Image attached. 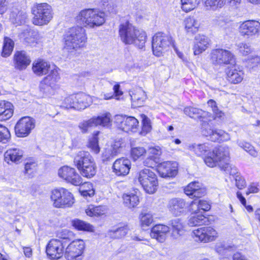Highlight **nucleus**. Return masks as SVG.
<instances>
[{"instance_id":"nucleus-64","label":"nucleus","mask_w":260,"mask_h":260,"mask_svg":"<svg viewBox=\"0 0 260 260\" xmlns=\"http://www.w3.org/2000/svg\"><path fill=\"white\" fill-rule=\"evenodd\" d=\"M143 126H142V130L144 132H145L146 133H147L148 132H150L151 129V126L150 125V122L149 119L145 117L143 119Z\"/></svg>"},{"instance_id":"nucleus-12","label":"nucleus","mask_w":260,"mask_h":260,"mask_svg":"<svg viewBox=\"0 0 260 260\" xmlns=\"http://www.w3.org/2000/svg\"><path fill=\"white\" fill-rule=\"evenodd\" d=\"M85 248L82 240L72 241L64 250V256L67 260H81V255Z\"/></svg>"},{"instance_id":"nucleus-53","label":"nucleus","mask_w":260,"mask_h":260,"mask_svg":"<svg viewBox=\"0 0 260 260\" xmlns=\"http://www.w3.org/2000/svg\"><path fill=\"white\" fill-rule=\"evenodd\" d=\"M10 137L11 135L8 129L0 124V142L6 143L9 141Z\"/></svg>"},{"instance_id":"nucleus-48","label":"nucleus","mask_w":260,"mask_h":260,"mask_svg":"<svg viewBox=\"0 0 260 260\" xmlns=\"http://www.w3.org/2000/svg\"><path fill=\"white\" fill-rule=\"evenodd\" d=\"M117 155L116 150H114L113 148L108 146L105 148L103 151L102 155V160L104 162L110 161Z\"/></svg>"},{"instance_id":"nucleus-8","label":"nucleus","mask_w":260,"mask_h":260,"mask_svg":"<svg viewBox=\"0 0 260 260\" xmlns=\"http://www.w3.org/2000/svg\"><path fill=\"white\" fill-rule=\"evenodd\" d=\"M50 198L56 208L70 207L74 203L73 195L64 188L53 190Z\"/></svg>"},{"instance_id":"nucleus-63","label":"nucleus","mask_w":260,"mask_h":260,"mask_svg":"<svg viewBox=\"0 0 260 260\" xmlns=\"http://www.w3.org/2000/svg\"><path fill=\"white\" fill-rule=\"evenodd\" d=\"M213 21L215 24L220 27H224L227 22V19L221 16L216 17Z\"/></svg>"},{"instance_id":"nucleus-10","label":"nucleus","mask_w":260,"mask_h":260,"mask_svg":"<svg viewBox=\"0 0 260 260\" xmlns=\"http://www.w3.org/2000/svg\"><path fill=\"white\" fill-rule=\"evenodd\" d=\"M210 56L211 62L216 66H235L236 64L235 55L227 50L220 48L213 49Z\"/></svg>"},{"instance_id":"nucleus-22","label":"nucleus","mask_w":260,"mask_h":260,"mask_svg":"<svg viewBox=\"0 0 260 260\" xmlns=\"http://www.w3.org/2000/svg\"><path fill=\"white\" fill-rule=\"evenodd\" d=\"M233 66L225 69V78L231 84H238L243 80L244 73L239 68L237 69L235 65Z\"/></svg>"},{"instance_id":"nucleus-13","label":"nucleus","mask_w":260,"mask_h":260,"mask_svg":"<svg viewBox=\"0 0 260 260\" xmlns=\"http://www.w3.org/2000/svg\"><path fill=\"white\" fill-rule=\"evenodd\" d=\"M203 122L202 126V133L203 135L213 142L216 141H226L230 139L228 133L221 129H217L211 128V126L206 123L205 121L203 119Z\"/></svg>"},{"instance_id":"nucleus-24","label":"nucleus","mask_w":260,"mask_h":260,"mask_svg":"<svg viewBox=\"0 0 260 260\" xmlns=\"http://www.w3.org/2000/svg\"><path fill=\"white\" fill-rule=\"evenodd\" d=\"M170 231V228L164 224H156L151 230L150 236L159 242H164Z\"/></svg>"},{"instance_id":"nucleus-26","label":"nucleus","mask_w":260,"mask_h":260,"mask_svg":"<svg viewBox=\"0 0 260 260\" xmlns=\"http://www.w3.org/2000/svg\"><path fill=\"white\" fill-rule=\"evenodd\" d=\"M15 68L19 70H22L30 64L31 60L28 56L23 51L16 52L14 55Z\"/></svg>"},{"instance_id":"nucleus-7","label":"nucleus","mask_w":260,"mask_h":260,"mask_svg":"<svg viewBox=\"0 0 260 260\" xmlns=\"http://www.w3.org/2000/svg\"><path fill=\"white\" fill-rule=\"evenodd\" d=\"M137 180L148 193H153L157 189L158 181L156 175L150 169H144L139 171L135 181Z\"/></svg>"},{"instance_id":"nucleus-55","label":"nucleus","mask_w":260,"mask_h":260,"mask_svg":"<svg viewBox=\"0 0 260 260\" xmlns=\"http://www.w3.org/2000/svg\"><path fill=\"white\" fill-rule=\"evenodd\" d=\"M205 3L207 7L215 9L222 7L225 4V0H205Z\"/></svg>"},{"instance_id":"nucleus-31","label":"nucleus","mask_w":260,"mask_h":260,"mask_svg":"<svg viewBox=\"0 0 260 260\" xmlns=\"http://www.w3.org/2000/svg\"><path fill=\"white\" fill-rule=\"evenodd\" d=\"M13 114V105L9 102L0 101V119L7 120L10 118Z\"/></svg>"},{"instance_id":"nucleus-4","label":"nucleus","mask_w":260,"mask_h":260,"mask_svg":"<svg viewBox=\"0 0 260 260\" xmlns=\"http://www.w3.org/2000/svg\"><path fill=\"white\" fill-rule=\"evenodd\" d=\"M64 49L72 52L83 47L87 40L85 29L82 26L71 28L64 37Z\"/></svg>"},{"instance_id":"nucleus-54","label":"nucleus","mask_w":260,"mask_h":260,"mask_svg":"<svg viewBox=\"0 0 260 260\" xmlns=\"http://www.w3.org/2000/svg\"><path fill=\"white\" fill-rule=\"evenodd\" d=\"M76 100L75 94L71 95L64 99L63 100L62 107L67 108H73L75 109V104L74 101Z\"/></svg>"},{"instance_id":"nucleus-52","label":"nucleus","mask_w":260,"mask_h":260,"mask_svg":"<svg viewBox=\"0 0 260 260\" xmlns=\"http://www.w3.org/2000/svg\"><path fill=\"white\" fill-rule=\"evenodd\" d=\"M92 118L88 120H84L79 123L78 127L82 133H87L89 128L95 126Z\"/></svg>"},{"instance_id":"nucleus-17","label":"nucleus","mask_w":260,"mask_h":260,"mask_svg":"<svg viewBox=\"0 0 260 260\" xmlns=\"http://www.w3.org/2000/svg\"><path fill=\"white\" fill-rule=\"evenodd\" d=\"M59 177L74 185H79L82 183V179L75 169L67 166H63L58 171Z\"/></svg>"},{"instance_id":"nucleus-29","label":"nucleus","mask_w":260,"mask_h":260,"mask_svg":"<svg viewBox=\"0 0 260 260\" xmlns=\"http://www.w3.org/2000/svg\"><path fill=\"white\" fill-rule=\"evenodd\" d=\"M23 155V151L22 149L19 148H10L5 152L4 159L7 163L10 161L17 163L21 159Z\"/></svg>"},{"instance_id":"nucleus-50","label":"nucleus","mask_w":260,"mask_h":260,"mask_svg":"<svg viewBox=\"0 0 260 260\" xmlns=\"http://www.w3.org/2000/svg\"><path fill=\"white\" fill-rule=\"evenodd\" d=\"M30 29L26 26L24 31L21 34L22 37L24 38V41L28 45L31 46H35L37 43L36 39L30 35Z\"/></svg>"},{"instance_id":"nucleus-19","label":"nucleus","mask_w":260,"mask_h":260,"mask_svg":"<svg viewBox=\"0 0 260 260\" xmlns=\"http://www.w3.org/2000/svg\"><path fill=\"white\" fill-rule=\"evenodd\" d=\"M260 30V23L256 21L248 20L240 26L239 31L242 36L249 38L258 34Z\"/></svg>"},{"instance_id":"nucleus-28","label":"nucleus","mask_w":260,"mask_h":260,"mask_svg":"<svg viewBox=\"0 0 260 260\" xmlns=\"http://www.w3.org/2000/svg\"><path fill=\"white\" fill-rule=\"evenodd\" d=\"M52 69L50 64L42 59L35 61L32 63V70L37 76H42L49 73Z\"/></svg>"},{"instance_id":"nucleus-11","label":"nucleus","mask_w":260,"mask_h":260,"mask_svg":"<svg viewBox=\"0 0 260 260\" xmlns=\"http://www.w3.org/2000/svg\"><path fill=\"white\" fill-rule=\"evenodd\" d=\"M48 73L40 84V90L46 94L51 93L57 87V83L60 79L58 69L55 66H52V69Z\"/></svg>"},{"instance_id":"nucleus-62","label":"nucleus","mask_w":260,"mask_h":260,"mask_svg":"<svg viewBox=\"0 0 260 260\" xmlns=\"http://www.w3.org/2000/svg\"><path fill=\"white\" fill-rule=\"evenodd\" d=\"M238 47L240 52L244 55H247L251 51L250 46L245 43H240L238 45Z\"/></svg>"},{"instance_id":"nucleus-43","label":"nucleus","mask_w":260,"mask_h":260,"mask_svg":"<svg viewBox=\"0 0 260 260\" xmlns=\"http://www.w3.org/2000/svg\"><path fill=\"white\" fill-rule=\"evenodd\" d=\"M185 28L188 32L194 33L198 31L199 23L193 17H188L184 21Z\"/></svg>"},{"instance_id":"nucleus-33","label":"nucleus","mask_w":260,"mask_h":260,"mask_svg":"<svg viewBox=\"0 0 260 260\" xmlns=\"http://www.w3.org/2000/svg\"><path fill=\"white\" fill-rule=\"evenodd\" d=\"M124 205L129 209L136 207L139 204V198L137 192L124 193L122 197Z\"/></svg>"},{"instance_id":"nucleus-46","label":"nucleus","mask_w":260,"mask_h":260,"mask_svg":"<svg viewBox=\"0 0 260 260\" xmlns=\"http://www.w3.org/2000/svg\"><path fill=\"white\" fill-rule=\"evenodd\" d=\"M139 219L142 227L149 226L153 222V215L149 212H142L139 215Z\"/></svg>"},{"instance_id":"nucleus-45","label":"nucleus","mask_w":260,"mask_h":260,"mask_svg":"<svg viewBox=\"0 0 260 260\" xmlns=\"http://www.w3.org/2000/svg\"><path fill=\"white\" fill-rule=\"evenodd\" d=\"M79 188L81 194L85 197H91L94 194V190L93 185L89 182L81 183Z\"/></svg>"},{"instance_id":"nucleus-44","label":"nucleus","mask_w":260,"mask_h":260,"mask_svg":"<svg viewBox=\"0 0 260 260\" xmlns=\"http://www.w3.org/2000/svg\"><path fill=\"white\" fill-rule=\"evenodd\" d=\"M14 46V41L8 37H5L4 39V45L2 52V56L7 57L10 55Z\"/></svg>"},{"instance_id":"nucleus-25","label":"nucleus","mask_w":260,"mask_h":260,"mask_svg":"<svg viewBox=\"0 0 260 260\" xmlns=\"http://www.w3.org/2000/svg\"><path fill=\"white\" fill-rule=\"evenodd\" d=\"M168 207L170 211L174 215L177 216L183 213L186 203L182 199L173 198L169 201Z\"/></svg>"},{"instance_id":"nucleus-42","label":"nucleus","mask_w":260,"mask_h":260,"mask_svg":"<svg viewBox=\"0 0 260 260\" xmlns=\"http://www.w3.org/2000/svg\"><path fill=\"white\" fill-rule=\"evenodd\" d=\"M106 208L104 206H94L93 205H89L86 209L85 212L88 216H100L105 213Z\"/></svg>"},{"instance_id":"nucleus-57","label":"nucleus","mask_w":260,"mask_h":260,"mask_svg":"<svg viewBox=\"0 0 260 260\" xmlns=\"http://www.w3.org/2000/svg\"><path fill=\"white\" fill-rule=\"evenodd\" d=\"M88 147L94 153L98 154L100 152V148L99 147L98 140L96 137H94L89 141Z\"/></svg>"},{"instance_id":"nucleus-34","label":"nucleus","mask_w":260,"mask_h":260,"mask_svg":"<svg viewBox=\"0 0 260 260\" xmlns=\"http://www.w3.org/2000/svg\"><path fill=\"white\" fill-rule=\"evenodd\" d=\"M77 103L75 104V109L77 110L85 109L89 106L91 98L83 92L75 94Z\"/></svg>"},{"instance_id":"nucleus-20","label":"nucleus","mask_w":260,"mask_h":260,"mask_svg":"<svg viewBox=\"0 0 260 260\" xmlns=\"http://www.w3.org/2000/svg\"><path fill=\"white\" fill-rule=\"evenodd\" d=\"M177 166L175 161H165L157 166V172L161 177H173L177 174Z\"/></svg>"},{"instance_id":"nucleus-49","label":"nucleus","mask_w":260,"mask_h":260,"mask_svg":"<svg viewBox=\"0 0 260 260\" xmlns=\"http://www.w3.org/2000/svg\"><path fill=\"white\" fill-rule=\"evenodd\" d=\"M201 0H181L182 8L185 12L194 9L200 3Z\"/></svg>"},{"instance_id":"nucleus-2","label":"nucleus","mask_w":260,"mask_h":260,"mask_svg":"<svg viewBox=\"0 0 260 260\" xmlns=\"http://www.w3.org/2000/svg\"><path fill=\"white\" fill-rule=\"evenodd\" d=\"M119 34L121 40L125 44H135L139 48L145 45L146 35L145 31L136 28L128 22L119 26Z\"/></svg>"},{"instance_id":"nucleus-41","label":"nucleus","mask_w":260,"mask_h":260,"mask_svg":"<svg viewBox=\"0 0 260 260\" xmlns=\"http://www.w3.org/2000/svg\"><path fill=\"white\" fill-rule=\"evenodd\" d=\"M172 236L177 239L183 233L184 226L179 219H175L171 221Z\"/></svg>"},{"instance_id":"nucleus-35","label":"nucleus","mask_w":260,"mask_h":260,"mask_svg":"<svg viewBox=\"0 0 260 260\" xmlns=\"http://www.w3.org/2000/svg\"><path fill=\"white\" fill-rule=\"evenodd\" d=\"M111 114L109 112H106L101 113L97 117H92V119L95 126H109L111 124Z\"/></svg>"},{"instance_id":"nucleus-40","label":"nucleus","mask_w":260,"mask_h":260,"mask_svg":"<svg viewBox=\"0 0 260 260\" xmlns=\"http://www.w3.org/2000/svg\"><path fill=\"white\" fill-rule=\"evenodd\" d=\"M72 225L78 231H83L86 232H93V226L90 224L78 219H75L72 221Z\"/></svg>"},{"instance_id":"nucleus-59","label":"nucleus","mask_w":260,"mask_h":260,"mask_svg":"<svg viewBox=\"0 0 260 260\" xmlns=\"http://www.w3.org/2000/svg\"><path fill=\"white\" fill-rule=\"evenodd\" d=\"M207 104L208 105L212 108L213 113L215 115V118H221L222 117L223 113L218 110L215 101L213 100H210Z\"/></svg>"},{"instance_id":"nucleus-14","label":"nucleus","mask_w":260,"mask_h":260,"mask_svg":"<svg viewBox=\"0 0 260 260\" xmlns=\"http://www.w3.org/2000/svg\"><path fill=\"white\" fill-rule=\"evenodd\" d=\"M35 120L28 116L20 119L15 126V132L18 137H27L35 127Z\"/></svg>"},{"instance_id":"nucleus-21","label":"nucleus","mask_w":260,"mask_h":260,"mask_svg":"<svg viewBox=\"0 0 260 260\" xmlns=\"http://www.w3.org/2000/svg\"><path fill=\"white\" fill-rule=\"evenodd\" d=\"M131 167L129 159L124 157L117 159L113 164V172L118 176H124L127 175Z\"/></svg>"},{"instance_id":"nucleus-58","label":"nucleus","mask_w":260,"mask_h":260,"mask_svg":"<svg viewBox=\"0 0 260 260\" xmlns=\"http://www.w3.org/2000/svg\"><path fill=\"white\" fill-rule=\"evenodd\" d=\"M36 164L34 162H26L24 167V173L28 177H31L36 170Z\"/></svg>"},{"instance_id":"nucleus-60","label":"nucleus","mask_w":260,"mask_h":260,"mask_svg":"<svg viewBox=\"0 0 260 260\" xmlns=\"http://www.w3.org/2000/svg\"><path fill=\"white\" fill-rule=\"evenodd\" d=\"M236 185L239 189H242L246 186V182L243 177L240 175H236L235 178Z\"/></svg>"},{"instance_id":"nucleus-9","label":"nucleus","mask_w":260,"mask_h":260,"mask_svg":"<svg viewBox=\"0 0 260 260\" xmlns=\"http://www.w3.org/2000/svg\"><path fill=\"white\" fill-rule=\"evenodd\" d=\"M171 45L175 48L172 37L164 33H156L152 38V50L155 56H161Z\"/></svg>"},{"instance_id":"nucleus-1","label":"nucleus","mask_w":260,"mask_h":260,"mask_svg":"<svg viewBox=\"0 0 260 260\" xmlns=\"http://www.w3.org/2000/svg\"><path fill=\"white\" fill-rule=\"evenodd\" d=\"M189 149L198 156L206 155L204 162L209 167L218 166L221 170L230 175H236L237 170L232 167L229 163L230 152L228 146H219L212 151L211 146L209 143H194L189 146Z\"/></svg>"},{"instance_id":"nucleus-61","label":"nucleus","mask_w":260,"mask_h":260,"mask_svg":"<svg viewBox=\"0 0 260 260\" xmlns=\"http://www.w3.org/2000/svg\"><path fill=\"white\" fill-rule=\"evenodd\" d=\"M248 64L252 68L260 63V57L257 55H251L247 59Z\"/></svg>"},{"instance_id":"nucleus-37","label":"nucleus","mask_w":260,"mask_h":260,"mask_svg":"<svg viewBox=\"0 0 260 260\" xmlns=\"http://www.w3.org/2000/svg\"><path fill=\"white\" fill-rule=\"evenodd\" d=\"M127 225L109 230L107 236L112 239H119L125 236L129 231Z\"/></svg>"},{"instance_id":"nucleus-56","label":"nucleus","mask_w":260,"mask_h":260,"mask_svg":"<svg viewBox=\"0 0 260 260\" xmlns=\"http://www.w3.org/2000/svg\"><path fill=\"white\" fill-rule=\"evenodd\" d=\"M146 152V150L143 147H136L131 149L132 156L135 160L143 156Z\"/></svg>"},{"instance_id":"nucleus-30","label":"nucleus","mask_w":260,"mask_h":260,"mask_svg":"<svg viewBox=\"0 0 260 260\" xmlns=\"http://www.w3.org/2000/svg\"><path fill=\"white\" fill-rule=\"evenodd\" d=\"M130 95L134 107H140L144 104L146 99V95L145 91L141 88H137L134 91H131Z\"/></svg>"},{"instance_id":"nucleus-16","label":"nucleus","mask_w":260,"mask_h":260,"mask_svg":"<svg viewBox=\"0 0 260 260\" xmlns=\"http://www.w3.org/2000/svg\"><path fill=\"white\" fill-rule=\"evenodd\" d=\"M194 240L204 243L214 241L218 237V233L211 226H205L194 230L192 232Z\"/></svg>"},{"instance_id":"nucleus-27","label":"nucleus","mask_w":260,"mask_h":260,"mask_svg":"<svg viewBox=\"0 0 260 260\" xmlns=\"http://www.w3.org/2000/svg\"><path fill=\"white\" fill-rule=\"evenodd\" d=\"M209 46V38L204 35H198L195 37L193 47L194 55H199L204 51Z\"/></svg>"},{"instance_id":"nucleus-51","label":"nucleus","mask_w":260,"mask_h":260,"mask_svg":"<svg viewBox=\"0 0 260 260\" xmlns=\"http://www.w3.org/2000/svg\"><path fill=\"white\" fill-rule=\"evenodd\" d=\"M238 145L244 150L248 152L251 156L256 157L257 152L254 149V147L249 143L243 141H237Z\"/></svg>"},{"instance_id":"nucleus-47","label":"nucleus","mask_w":260,"mask_h":260,"mask_svg":"<svg viewBox=\"0 0 260 260\" xmlns=\"http://www.w3.org/2000/svg\"><path fill=\"white\" fill-rule=\"evenodd\" d=\"M56 236L60 241L64 242L66 246V243L72 240L74 238V234L67 229L61 230L57 232Z\"/></svg>"},{"instance_id":"nucleus-36","label":"nucleus","mask_w":260,"mask_h":260,"mask_svg":"<svg viewBox=\"0 0 260 260\" xmlns=\"http://www.w3.org/2000/svg\"><path fill=\"white\" fill-rule=\"evenodd\" d=\"M11 21L17 25H21L25 24L27 20V15L24 11L12 12L10 18Z\"/></svg>"},{"instance_id":"nucleus-5","label":"nucleus","mask_w":260,"mask_h":260,"mask_svg":"<svg viewBox=\"0 0 260 260\" xmlns=\"http://www.w3.org/2000/svg\"><path fill=\"white\" fill-rule=\"evenodd\" d=\"M74 162L83 177L90 178L96 174L95 163L88 152L79 151L75 156Z\"/></svg>"},{"instance_id":"nucleus-3","label":"nucleus","mask_w":260,"mask_h":260,"mask_svg":"<svg viewBox=\"0 0 260 260\" xmlns=\"http://www.w3.org/2000/svg\"><path fill=\"white\" fill-rule=\"evenodd\" d=\"M105 13L96 9H84L76 17L77 21L84 27L93 28L102 25L105 22Z\"/></svg>"},{"instance_id":"nucleus-38","label":"nucleus","mask_w":260,"mask_h":260,"mask_svg":"<svg viewBox=\"0 0 260 260\" xmlns=\"http://www.w3.org/2000/svg\"><path fill=\"white\" fill-rule=\"evenodd\" d=\"M191 211V216L189 219L188 224L190 226H197L200 225L205 223L207 221V219L205 216L202 214L200 213L199 212Z\"/></svg>"},{"instance_id":"nucleus-32","label":"nucleus","mask_w":260,"mask_h":260,"mask_svg":"<svg viewBox=\"0 0 260 260\" xmlns=\"http://www.w3.org/2000/svg\"><path fill=\"white\" fill-rule=\"evenodd\" d=\"M184 112L190 118L200 119L201 121H203V119L209 115L208 112L192 107H185L184 109Z\"/></svg>"},{"instance_id":"nucleus-18","label":"nucleus","mask_w":260,"mask_h":260,"mask_svg":"<svg viewBox=\"0 0 260 260\" xmlns=\"http://www.w3.org/2000/svg\"><path fill=\"white\" fill-rule=\"evenodd\" d=\"M115 122L117 126L125 132H135L138 126L139 122L134 117H124L118 115L115 117Z\"/></svg>"},{"instance_id":"nucleus-23","label":"nucleus","mask_w":260,"mask_h":260,"mask_svg":"<svg viewBox=\"0 0 260 260\" xmlns=\"http://www.w3.org/2000/svg\"><path fill=\"white\" fill-rule=\"evenodd\" d=\"M184 192L190 198H201L206 194V190L199 182H192L184 188Z\"/></svg>"},{"instance_id":"nucleus-39","label":"nucleus","mask_w":260,"mask_h":260,"mask_svg":"<svg viewBox=\"0 0 260 260\" xmlns=\"http://www.w3.org/2000/svg\"><path fill=\"white\" fill-rule=\"evenodd\" d=\"M210 205L209 203L204 200L193 201L190 204V211L196 212V211L200 213V210H202L203 211H208L210 209Z\"/></svg>"},{"instance_id":"nucleus-15","label":"nucleus","mask_w":260,"mask_h":260,"mask_svg":"<svg viewBox=\"0 0 260 260\" xmlns=\"http://www.w3.org/2000/svg\"><path fill=\"white\" fill-rule=\"evenodd\" d=\"M64 242L59 239H53L49 241L46 247V252L51 259H58L64 253Z\"/></svg>"},{"instance_id":"nucleus-6","label":"nucleus","mask_w":260,"mask_h":260,"mask_svg":"<svg viewBox=\"0 0 260 260\" xmlns=\"http://www.w3.org/2000/svg\"><path fill=\"white\" fill-rule=\"evenodd\" d=\"M33 15L32 22L38 26L48 24L53 16V10L47 3H41L34 6L31 9Z\"/></svg>"}]
</instances>
